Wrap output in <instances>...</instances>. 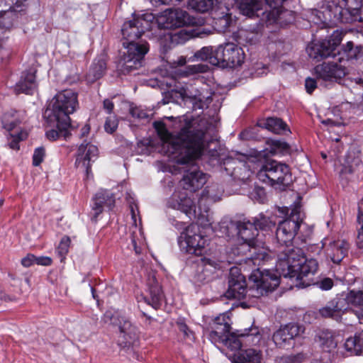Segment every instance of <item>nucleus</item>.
<instances>
[{
	"label": "nucleus",
	"instance_id": "f257e3e1",
	"mask_svg": "<svg viewBox=\"0 0 363 363\" xmlns=\"http://www.w3.org/2000/svg\"><path fill=\"white\" fill-rule=\"evenodd\" d=\"M155 128L162 141L161 151L179 164L194 163L205 154L212 141L209 130L213 127L204 118L186 123L177 135L170 133L162 123H155Z\"/></svg>",
	"mask_w": 363,
	"mask_h": 363
},
{
	"label": "nucleus",
	"instance_id": "f03ea898",
	"mask_svg": "<svg viewBox=\"0 0 363 363\" xmlns=\"http://www.w3.org/2000/svg\"><path fill=\"white\" fill-rule=\"evenodd\" d=\"M155 18L152 13H145L142 15H134L133 20L123 23L121 32L126 42H123V45L127 49V52L123 55L118 65L122 73L128 74L142 66L144 57L149 50L148 44L146 42L139 43L135 41L145 30L152 28Z\"/></svg>",
	"mask_w": 363,
	"mask_h": 363
},
{
	"label": "nucleus",
	"instance_id": "7ed1b4c3",
	"mask_svg": "<svg viewBox=\"0 0 363 363\" xmlns=\"http://www.w3.org/2000/svg\"><path fill=\"white\" fill-rule=\"evenodd\" d=\"M251 284L247 289L245 277L237 267L230 270L228 289L225 296L228 298L241 300L247 296L259 298L274 291L280 283V278L272 270L259 268L252 271L250 277Z\"/></svg>",
	"mask_w": 363,
	"mask_h": 363
},
{
	"label": "nucleus",
	"instance_id": "20e7f679",
	"mask_svg": "<svg viewBox=\"0 0 363 363\" xmlns=\"http://www.w3.org/2000/svg\"><path fill=\"white\" fill-rule=\"evenodd\" d=\"M318 268V264L315 259H306L301 248L296 250L280 251L279 259L276 263V272L279 278H296L299 281V286L306 287L313 284V276Z\"/></svg>",
	"mask_w": 363,
	"mask_h": 363
},
{
	"label": "nucleus",
	"instance_id": "39448f33",
	"mask_svg": "<svg viewBox=\"0 0 363 363\" xmlns=\"http://www.w3.org/2000/svg\"><path fill=\"white\" fill-rule=\"evenodd\" d=\"M78 106L77 92L65 89L54 96L45 116L52 125L60 129H66L70 125L69 115L75 112Z\"/></svg>",
	"mask_w": 363,
	"mask_h": 363
},
{
	"label": "nucleus",
	"instance_id": "423d86ee",
	"mask_svg": "<svg viewBox=\"0 0 363 363\" xmlns=\"http://www.w3.org/2000/svg\"><path fill=\"white\" fill-rule=\"evenodd\" d=\"M230 225L236 228L239 238L243 241L241 247L243 250H248L249 255L247 258L254 265H260L262 262L268 259L269 255L267 250L262 246V242L256 239L258 230L254 222L249 220L230 222Z\"/></svg>",
	"mask_w": 363,
	"mask_h": 363
},
{
	"label": "nucleus",
	"instance_id": "0eeeda50",
	"mask_svg": "<svg viewBox=\"0 0 363 363\" xmlns=\"http://www.w3.org/2000/svg\"><path fill=\"white\" fill-rule=\"evenodd\" d=\"M342 6H329L317 16L325 25L363 21L362 0H342Z\"/></svg>",
	"mask_w": 363,
	"mask_h": 363
},
{
	"label": "nucleus",
	"instance_id": "6e6552de",
	"mask_svg": "<svg viewBox=\"0 0 363 363\" xmlns=\"http://www.w3.org/2000/svg\"><path fill=\"white\" fill-rule=\"evenodd\" d=\"M286 210L288 213L287 218L279 223L276 230V238L277 240L276 253L277 259H279L280 251L296 250L297 247L293 246L292 241L303 220L299 206H295L290 210Z\"/></svg>",
	"mask_w": 363,
	"mask_h": 363
},
{
	"label": "nucleus",
	"instance_id": "1a4fd4ad",
	"mask_svg": "<svg viewBox=\"0 0 363 363\" xmlns=\"http://www.w3.org/2000/svg\"><path fill=\"white\" fill-rule=\"evenodd\" d=\"M350 304L359 308V310L355 311V315L359 323L363 324V291H352L346 295L333 298L319 309V313L323 318L339 320L342 315L350 308Z\"/></svg>",
	"mask_w": 363,
	"mask_h": 363
},
{
	"label": "nucleus",
	"instance_id": "9d476101",
	"mask_svg": "<svg viewBox=\"0 0 363 363\" xmlns=\"http://www.w3.org/2000/svg\"><path fill=\"white\" fill-rule=\"evenodd\" d=\"M238 0H191L190 6L197 11L204 13L211 10L216 24L223 30H226L232 22V12Z\"/></svg>",
	"mask_w": 363,
	"mask_h": 363
},
{
	"label": "nucleus",
	"instance_id": "9b49d317",
	"mask_svg": "<svg viewBox=\"0 0 363 363\" xmlns=\"http://www.w3.org/2000/svg\"><path fill=\"white\" fill-rule=\"evenodd\" d=\"M257 176L260 181L279 190H284L292 182L289 166L273 160L265 161Z\"/></svg>",
	"mask_w": 363,
	"mask_h": 363
},
{
	"label": "nucleus",
	"instance_id": "f8f14e48",
	"mask_svg": "<svg viewBox=\"0 0 363 363\" xmlns=\"http://www.w3.org/2000/svg\"><path fill=\"white\" fill-rule=\"evenodd\" d=\"M178 243L180 249L186 253L202 255L208 245L207 238L201 234L196 225H189L179 237Z\"/></svg>",
	"mask_w": 363,
	"mask_h": 363
},
{
	"label": "nucleus",
	"instance_id": "ddd939ff",
	"mask_svg": "<svg viewBox=\"0 0 363 363\" xmlns=\"http://www.w3.org/2000/svg\"><path fill=\"white\" fill-rule=\"evenodd\" d=\"M178 93L184 101L192 105L194 110L206 108L213 101V92L207 84L186 85L180 87Z\"/></svg>",
	"mask_w": 363,
	"mask_h": 363
},
{
	"label": "nucleus",
	"instance_id": "4468645a",
	"mask_svg": "<svg viewBox=\"0 0 363 363\" xmlns=\"http://www.w3.org/2000/svg\"><path fill=\"white\" fill-rule=\"evenodd\" d=\"M211 59L213 65H222L233 68L240 66L243 63L245 53L240 47L229 43L216 48V57Z\"/></svg>",
	"mask_w": 363,
	"mask_h": 363
},
{
	"label": "nucleus",
	"instance_id": "2eb2a0df",
	"mask_svg": "<svg viewBox=\"0 0 363 363\" xmlns=\"http://www.w3.org/2000/svg\"><path fill=\"white\" fill-rule=\"evenodd\" d=\"M103 320L106 323L118 326L120 337L123 339L118 340L121 346H129L137 338V328L121 312L108 310L104 313Z\"/></svg>",
	"mask_w": 363,
	"mask_h": 363
},
{
	"label": "nucleus",
	"instance_id": "dca6fc26",
	"mask_svg": "<svg viewBox=\"0 0 363 363\" xmlns=\"http://www.w3.org/2000/svg\"><path fill=\"white\" fill-rule=\"evenodd\" d=\"M262 337L259 328L252 326L245 328L243 331L239 330L236 333H228L220 342H223L231 351L237 352L240 350L242 344L247 345L259 344Z\"/></svg>",
	"mask_w": 363,
	"mask_h": 363
},
{
	"label": "nucleus",
	"instance_id": "f3484780",
	"mask_svg": "<svg viewBox=\"0 0 363 363\" xmlns=\"http://www.w3.org/2000/svg\"><path fill=\"white\" fill-rule=\"evenodd\" d=\"M342 31L336 30L333 31L328 39H325L317 43L308 45L306 50L311 58L320 60L329 57H335V50L344 36Z\"/></svg>",
	"mask_w": 363,
	"mask_h": 363
},
{
	"label": "nucleus",
	"instance_id": "a211bd4d",
	"mask_svg": "<svg viewBox=\"0 0 363 363\" xmlns=\"http://www.w3.org/2000/svg\"><path fill=\"white\" fill-rule=\"evenodd\" d=\"M336 61H328L315 67V74L318 79L324 82H332L340 79L346 74L345 67Z\"/></svg>",
	"mask_w": 363,
	"mask_h": 363
},
{
	"label": "nucleus",
	"instance_id": "6ab92c4d",
	"mask_svg": "<svg viewBox=\"0 0 363 363\" xmlns=\"http://www.w3.org/2000/svg\"><path fill=\"white\" fill-rule=\"evenodd\" d=\"M187 16L184 11L169 9L162 12L156 18V23L160 28L164 29L182 27L187 22Z\"/></svg>",
	"mask_w": 363,
	"mask_h": 363
},
{
	"label": "nucleus",
	"instance_id": "aec40b11",
	"mask_svg": "<svg viewBox=\"0 0 363 363\" xmlns=\"http://www.w3.org/2000/svg\"><path fill=\"white\" fill-rule=\"evenodd\" d=\"M169 208L180 211L190 219L196 217V206L186 191H175L167 202Z\"/></svg>",
	"mask_w": 363,
	"mask_h": 363
},
{
	"label": "nucleus",
	"instance_id": "412c9836",
	"mask_svg": "<svg viewBox=\"0 0 363 363\" xmlns=\"http://www.w3.org/2000/svg\"><path fill=\"white\" fill-rule=\"evenodd\" d=\"M99 155L97 146L84 141L79 147L76 155L75 165L86 170L89 174L91 169V163L94 162Z\"/></svg>",
	"mask_w": 363,
	"mask_h": 363
},
{
	"label": "nucleus",
	"instance_id": "4be33fe9",
	"mask_svg": "<svg viewBox=\"0 0 363 363\" xmlns=\"http://www.w3.org/2000/svg\"><path fill=\"white\" fill-rule=\"evenodd\" d=\"M21 123L20 120L13 114L5 113L2 118L4 128L10 133L9 147L13 150L19 149V142L27 138V133L21 130L13 133V130Z\"/></svg>",
	"mask_w": 363,
	"mask_h": 363
},
{
	"label": "nucleus",
	"instance_id": "5701e85b",
	"mask_svg": "<svg viewBox=\"0 0 363 363\" xmlns=\"http://www.w3.org/2000/svg\"><path fill=\"white\" fill-rule=\"evenodd\" d=\"M304 330L303 326L297 323L286 324L274 333L273 340L277 346L284 347L289 341L303 333Z\"/></svg>",
	"mask_w": 363,
	"mask_h": 363
},
{
	"label": "nucleus",
	"instance_id": "b1692460",
	"mask_svg": "<svg viewBox=\"0 0 363 363\" xmlns=\"http://www.w3.org/2000/svg\"><path fill=\"white\" fill-rule=\"evenodd\" d=\"M206 181V174L198 170L195 165H192L184 174L181 184L184 189L195 191L201 188Z\"/></svg>",
	"mask_w": 363,
	"mask_h": 363
},
{
	"label": "nucleus",
	"instance_id": "393cba45",
	"mask_svg": "<svg viewBox=\"0 0 363 363\" xmlns=\"http://www.w3.org/2000/svg\"><path fill=\"white\" fill-rule=\"evenodd\" d=\"M230 329V318L226 314H220L217 316L211 327L209 333L210 340L216 344L220 342L229 333Z\"/></svg>",
	"mask_w": 363,
	"mask_h": 363
},
{
	"label": "nucleus",
	"instance_id": "a878e982",
	"mask_svg": "<svg viewBox=\"0 0 363 363\" xmlns=\"http://www.w3.org/2000/svg\"><path fill=\"white\" fill-rule=\"evenodd\" d=\"M115 201L113 194L108 190H100L97 192L93 198L91 207L93 219L96 220L98 216L103 212L104 207L111 209L114 206Z\"/></svg>",
	"mask_w": 363,
	"mask_h": 363
},
{
	"label": "nucleus",
	"instance_id": "bb28decb",
	"mask_svg": "<svg viewBox=\"0 0 363 363\" xmlns=\"http://www.w3.org/2000/svg\"><path fill=\"white\" fill-rule=\"evenodd\" d=\"M325 246V254L328 259H330L334 264H339L346 256L349 244L345 240H335L330 242L328 245L326 242L323 243Z\"/></svg>",
	"mask_w": 363,
	"mask_h": 363
},
{
	"label": "nucleus",
	"instance_id": "cd10ccee",
	"mask_svg": "<svg viewBox=\"0 0 363 363\" xmlns=\"http://www.w3.org/2000/svg\"><path fill=\"white\" fill-rule=\"evenodd\" d=\"M147 286L150 294V298L145 297V301L152 306L154 308L157 309L160 307L163 300V294L161 286L156 280L154 274L149 275L147 279Z\"/></svg>",
	"mask_w": 363,
	"mask_h": 363
},
{
	"label": "nucleus",
	"instance_id": "c85d7f7f",
	"mask_svg": "<svg viewBox=\"0 0 363 363\" xmlns=\"http://www.w3.org/2000/svg\"><path fill=\"white\" fill-rule=\"evenodd\" d=\"M4 6L6 9L0 11V24L6 28L11 27L18 17L19 12L22 11L23 8L26 6V1L24 5L19 7L16 6V1H13V5H9L3 2L1 6Z\"/></svg>",
	"mask_w": 363,
	"mask_h": 363
},
{
	"label": "nucleus",
	"instance_id": "c756f323",
	"mask_svg": "<svg viewBox=\"0 0 363 363\" xmlns=\"http://www.w3.org/2000/svg\"><path fill=\"white\" fill-rule=\"evenodd\" d=\"M36 87L35 71L30 69L22 73L20 80L14 87V91L17 94L21 93L32 94Z\"/></svg>",
	"mask_w": 363,
	"mask_h": 363
},
{
	"label": "nucleus",
	"instance_id": "7c9ffc66",
	"mask_svg": "<svg viewBox=\"0 0 363 363\" xmlns=\"http://www.w3.org/2000/svg\"><path fill=\"white\" fill-rule=\"evenodd\" d=\"M208 33L204 29L201 28H183L172 35L171 40L173 43L183 44L192 38H203L208 35Z\"/></svg>",
	"mask_w": 363,
	"mask_h": 363
},
{
	"label": "nucleus",
	"instance_id": "2f4dec72",
	"mask_svg": "<svg viewBox=\"0 0 363 363\" xmlns=\"http://www.w3.org/2000/svg\"><path fill=\"white\" fill-rule=\"evenodd\" d=\"M262 352L253 348L240 350L235 357V363H260Z\"/></svg>",
	"mask_w": 363,
	"mask_h": 363
},
{
	"label": "nucleus",
	"instance_id": "473e14b6",
	"mask_svg": "<svg viewBox=\"0 0 363 363\" xmlns=\"http://www.w3.org/2000/svg\"><path fill=\"white\" fill-rule=\"evenodd\" d=\"M106 68V63L104 57L95 59L87 74V80L93 82L100 79L104 75Z\"/></svg>",
	"mask_w": 363,
	"mask_h": 363
},
{
	"label": "nucleus",
	"instance_id": "72a5a7b5",
	"mask_svg": "<svg viewBox=\"0 0 363 363\" xmlns=\"http://www.w3.org/2000/svg\"><path fill=\"white\" fill-rule=\"evenodd\" d=\"M345 347L352 354H363V330L353 337H348L345 342Z\"/></svg>",
	"mask_w": 363,
	"mask_h": 363
},
{
	"label": "nucleus",
	"instance_id": "f704fd0d",
	"mask_svg": "<svg viewBox=\"0 0 363 363\" xmlns=\"http://www.w3.org/2000/svg\"><path fill=\"white\" fill-rule=\"evenodd\" d=\"M361 164V159L358 152L349 151L345 157V162L341 169L342 176L347 174H352Z\"/></svg>",
	"mask_w": 363,
	"mask_h": 363
},
{
	"label": "nucleus",
	"instance_id": "c9c22d12",
	"mask_svg": "<svg viewBox=\"0 0 363 363\" xmlns=\"http://www.w3.org/2000/svg\"><path fill=\"white\" fill-rule=\"evenodd\" d=\"M264 126L269 130L276 134L284 133L286 131H289L287 129V125L280 118H268Z\"/></svg>",
	"mask_w": 363,
	"mask_h": 363
},
{
	"label": "nucleus",
	"instance_id": "e433bc0d",
	"mask_svg": "<svg viewBox=\"0 0 363 363\" xmlns=\"http://www.w3.org/2000/svg\"><path fill=\"white\" fill-rule=\"evenodd\" d=\"M320 347L325 351L330 352L337 346V342L335 340L333 335L330 332H321L316 339Z\"/></svg>",
	"mask_w": 363,
	"mask_h": 363
},
{
	"label": "nucleus",
	"instance_id": "4c0bfd02",
	"mask_svg": "<svg viewBox=\"0 0 363 363\" xmlns=\"http://www.w3.org/2000/svg\"><path fill=\"white\" fill-rule=\"evenodd\" d=\"M253 222L257 225V230L259 229L264 231L271 230L275 225L274 220H272L270 218L265 216L262 213L256 217Z\"/></svg>",
	"mask_w": 363,
	"mask_h": 363
},
{
	"label": "nucleus",
	"instance_id": "58836bf2",
	"mask_svg": "<svg viewBox=\"0 0 363 363\" xmlns=\"http://www.w3.org/2000/svg\"><path fill=\"white\" fill-rule=\"evenodd\" d=\"M270 152L272 155L286 154L289 151V145L284 141L279 140H272L270 143Z\"/></svg>",
	"mask_w": 363,
	"mask_h": 363
},
{
	"label": "nucleus",
	"instance_id": "ea45409f",
	"mask_svg": "<svg viewBox=\"0 0 363 363\" xmlns=\"http://www.w3.org/2000/svg\"><path fill=\"white\" fill-rule=\"evenodd\" d=\"M194 56L198 60L208 61L213 65L211 58L216 57V49L213 50L212 47H203L200 50L197 51Z\"/></svg>",
	"mask_w": 363,
	"mask_h": 363
},
{
	"label": "nucleus",
	"instance_id": "a19ab883",
	"mask_svg": "<svg viewBox=\"0 0 363 363\" xmlns=\"http://www.w3.org/2000/svg\"><path fill=\"white\" fill-rule=\"evenodd\" d=\"M69 244L70 239L68 237H63L59 243L57 252L62 258H64L68 252Z\"/></svg>",
	"mask_w": 363,
	"mask_h": 363
},
{
	"label": "nucleus",
	"instance_id": "79ce46f5",
	"mask_svg": "<svg viewBox=\"0 0 363 363\" xmlns=\"http://www.w3.org/2000/svg\"><path fill=\"white\" fill-rule=\"evenodd\" d=\"M118 128V121L115 116H109L106 118L104 129L108 133H113Z\"/></svg>",
	"mask_w": 363,
	"mask_h": 363
},
{
	"label": "nucleus",
	"instance_id": "37998d69",
	"mask_svg": "<svg viewBox=\"0 0 363 363\" xmlns=\"http://www.w3.org/2000/svg\"><path fill=\"white\" fill-rule=\"evenodd\" d=\"M45 149L43 147H38L35 150L33 155V164L38 166L44 159Z\"/></svg>",
	"mask_w": 363,
	"mask_h": 363
},
{
	"label": "nucleus",
	"instance_id": "c03bdc74",
	"mask_svg": "<svg viewBox=\"0 0 363 363\" xmlns=\"http://www.w3.org/2000/svg\"><path fill=\"white\" fill-rule=\"evenodd\" d=\"M312 284H315L318 288L323 291H328L332 289L333 286V281L330 278H323L321 280L316 281Z\"/></svg>",
	"mask_w": 363,
	"mask_h": 363
},
{
	"label": "nucleus",
	"instance_id": "a18cd8bd",
	"mask_svg": "<svg viewBox=\"0 0 363 363\" xmlns=\"http://www.w3.org/2000/svg\"><path fill=\"white\" fill-rule=\"evenodd\" d=\"M131 115L137 118L143 119L148 117V114L140 107H134L130 109Z\"/></svg>",
	"mask_w": 363,
	"mask_h": 363
},
{
	"label": "nucleus",
	"instance_id": "49530a36",
	"mask_svg": "<svg viewBox=\"0 0 363 363\" xmlns=\"http://www.w3.org/2000/svg\"><path fill=\"white\" fill-rule=\"evenodd\" d=\"M57 128L58 129V130L52 129L46 132V136L49 140H57L60 137V133H62V131L67 130L68 128H67L66 129H60L57 127Z\"/></svg>",
	"mask_w": 363,
	"mask_h": 363
},
{
	"label": "nucleus",
	"instance_id": "de8ad7c7",
	"mask_svg": "<svg viewBox=\"0 0 363 363\" xmlns=\"http://www.w3.org/2000/svg\"><path fill=\"white\" fill-rule=\"evenodd\" d=\"M317 86V82L314 79L308 77L305 82L306 90L308 94H311Z\"/></svg>",
	"mask_w": 363,
	"mask_h": 363
},
{
	"label": "nucleus",
	"instance_id": "09e8293b",
	"mask_svg": "<svg viewBox=\"0 0 363 363\" xmlns=\"http://www.w3.org/2000/svg\"><path fill=\"white\" fill-rule=\"evenodd\" d=\"M355 40H348L346 43L345 51V52H352L354 47L355 46L357 49H359L362 48V45L359 43V42L357 40L359 38H357L356 35H354Z\"/></svg>",
	"mask_w": 363,
	"mask_h": 363
},
{
	"label": "nucleus",
	"instance_id": "8fccbe9b",
	"mask_svg": "<svg viewBox=\"0 0 363 363\" xmlns=\"http://www.w3.org/2000/svg\"><path fill=\"white\" fill-rule=\"evenodd\" d=\"M35 260L38 265L49 266L52 264V259L49 257H35Z\"/></svg>",
	"mask_w": 363,
	"mask_h": 363
},
{
	"label": "nucleus",
	"instance_id": "3c124183",
	"mask_svg": "<svg viewBox=\"0 0 363 363\" xmlns=\"http://www.w3.org/2000/svg\"><path fill=\"white\" fill-rule=\"evenodd\" d=\"M35 256L33 255H28L26 257L23 258L21 260V264L23 266L26 267H29L33 263H35Z\"/></svg>",
	"mask_w": 363,
	"mask_h": 363
},
{
	"label": "nucleus",
	"instance_id": "603ef678",
	"mask_svg": "<svg viewBox=\"0 0 363 363\" xmlns=\"http://www.w3.org/2000/svg\"><path fill=\"white\" fill-rule=\"evenodd\" d=\"M177 324L179 331L182 332L185 336L189 337L191 332L189 330V328L186 325V324L184 323L182 320H178L177 322Z\"/></svg>",
	"mask_w": 363,
	"mask_h": 363
},
{
	"label": "nucleus",
	"instance_id": "864d4df0",
	"mask_svg": "<svg viewBox=\"0 0 363 363\" xmlns=\"http://www.w3.org/2000/svg\"><path fill=\"white\" fill-rule=\"evenodd\" d=\"M113 103L109 99H105L104 101V108L108 113H111L113 109Z\"/></svg>",
	"mask_w": 363,
	"mask_h": 363
},
{
	"label": "nucleus",
	"instance_id": "5fc2aeb1",
	"mask_svg": "<svg viewBox=\"0 0 363 363\" xmlns=\"http://www.w3.org/2000/svg\"><path fill=\"white\" fill-rule=\"evenodd\" d=\"M207 69V66L202 65H194V71L196 72H204Z\"/></svg>",
	"mask_w": 363,
	"mask_h": 363
},
{
	"label": "nucleus",
	"instance_id": "6e6d98bb",
	"mask_svg": "<svg viewBox=\"0 0 363 363\" xmlns=\"http://www.w3.org/2000/svg\"><path fill=\"white\" fill-rule=\"evenodd\" d=\"M359 220L362 223V225L359 231L357 238L359 241L363 242V215L359 217Z\"/></svg>",
	"mask_w": 363,
	"mask_h": 363
},
{
	"label": "nucleus",
	"instance_id": "4d7b16f0",
	"mask_svg": "<svg viewBox=\"0 0 363 363\" xmlns=\"http://www.w3.org/2000/svg\"><path fill=\"white\" fill-rule=\"evenodd\" d=\"M89 130H90V127L89 125H84L81 130V136L84 137L89 133Z\"/></svg>",
	"mask_w": 363,
	"mask_h": 363
},
{
	"label": "nucleus",
	"instance_id": "13d9d810",
	"mask_svg": "<svg viewBox=\"0 0 363 363\" xmlns=\"http://www.w3.org/2000/svg\"><path fill=\"white\" fill-rule=\"evenodd\" d=\"M355 35L357 38H359V40H363V33L362 32H355Z\"/></svg>",
	"mask_w": 363,
	"mask_h": 363
},
{
	"label": "nucleus",
	"instance_id": "bf43d9fd",
	"mask_svg": "<svg viewBox=\"0 0 363 363\" xmlns=\"http://www.w3.org/2000/svg\"><path fill=\"white\" fill-rule=\"evenodd\" d=\"M131 214H132V218L133 220V222L136 225L135 213V211H134L133 207L131 208Z\"/></svg>",
	"mask_w": 363,
	"mask_h": 363
},
{
	"label": "nucleus",
	"instance_id": "052dcab7",
	"mask_svg": "<svg viewBox=\"0 0 363 363\" xmlns=\"http://www.w3.org/2000/svg\"><path fill=\"white\" fill-rule=\"evenodd\" d=\"M213 195L210 192V189L207 190V199H213Z\"/></svg>",
	"mask_w": 363,
	"mask_h": 363
},
{
	"label": "nucleus",
	"instance_id": "680f3d73",
	"mask_svg": "<svg viewBox=\"0 0 363 363\" xmlns=\"http://www.w3.org/2000/svg\"><path fill=\"white\" fill-rule=\"evenodd\" d=\"M132 242H133V246H134V247H135V250L136 253H138V250H137V249H136V242H135V240H132Z\"/></svg>",
	"mask_w": 363,
	"mask_h": 363
},
{
	"label": "nucleus",
	"instance_id": "e2e57ef3",
	"mask_svg": "<svg viewBox=\"0 0 363 363\" xmlns=\"http://www.w3.org/2000/svg\"><path fill=\"white\" fill-rule=\"evenodd\" d=\"M225 224H226V222H222L220 223L221 228H228V225H225Z\"/></svg>",
	"mask_w": 363,
	"mask_h": 363
},
{
	"label": "nucleus",
	"instance_id": "0e129e2a",
	"mask_svg": "<svg viewBox=\"0 0 363 363\" xmlns=\"http://www.w3.org/2000/svg\"><path fill=\"white\" fill-rule=\"evenodd\" d=\"M3 44V40L0 38V48H1Z\"/></svg>",
	"mask_w": 363,
	"mask_h": 363
},
{
	"label": "nucleus",
	"instance_id": "69168bd1",
	"mask_svg": "<svg viewBox=\"0 0 363 363\" xmlns=\"http://www.w3.org/2000/svg\"><path fill=\"white\" fill-rule=\"evenodd\" d=\"M3 203H4V200L0 199V207L3 205Z\"/></svg>",
	"mask_w": 363,
	"mask_h": 363
},
{
	"label": "nucleus",
	"instance_id": "338daca9",
	"mask_svg": "<svg viewBox=\"0 0 363 363\" xmlns=\"http://www.w3.org/2000/svg\"><path fill=\"white\" fill-rule=\"evenodd\" d=\"M225 234H226L227 235H228V236H229V234H228V229L226 230Z\"/></svg>",
	"mask_w": 363,
	"mask_h": 363
},
{
	"label": "nucleus",
	"instance_id": "774afa93",
	"mask_svg": "<svg viewBox=\"0 0 363 363\" xmlns=\"http://www.w3.org/2000/svg\"><path fill=\"white\" fill-rule=\"evenodd\" d=\"M203 200V196H202V198L201 199L199 202H201Z\"/></svg>",
	"mask_w": 363,
	"mask_h": 363
}]
</instances>
